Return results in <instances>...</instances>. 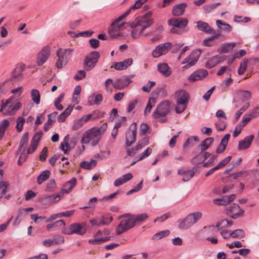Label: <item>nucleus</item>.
<instances>
[{"instance_id":"nucleus-1","label":"nucleus","mask_w":259,"mask_h":259,"mask_svg":"<svg viewBox=\"0 0 259 259\" xmlns=\"http://www.w3.org/2000/svg\"><path fill=\"white\" fill-rule=\"evenodd\" d=\"M153 23V19L140 18L135 20L130 25L131 27L133 28L131 36L134 38H138L145 29L150 27Z\"/></svg>"},{"instance_id":"nucleus-2","label":"nucleus","mask_w":259,"mask_h":259,"mask_svg":"<svg viewBox=\"0 0 259 259\" xmlns=\"http://www.w3.org/2000/svg\"><path fill=\"white\" fill-rule=\"evenodd\" d=\"M175 96L177 98L175 110L177 113L180 114L186 109L189 102V95L186 91L182 90L176 92Z\"/></svg>"},{"instance_id":"nucleus-3","label":"nucleus","mask_w":259,"mask_h":259,"mask_svg":"<svg viewBox=\"0 0 259 259\" xmlns=\"http://www.w3.org/2000/svg\"><path fill=\"white\" fill-rule=\"evenodd\" d=\"M122 218L125 219L121 221L116 229V233L117 235L130 230L135 226L131 213H125L118 217V219Z\"/></svg>"},{"instance_id":"nucleus-4","label":"nucleus","mask_w":259,"mask_h":259,"mask_svg":"<svg viewBox=\"0 0 259 259\" xmlns=\"http://www.w3.org/2000/svg\"><path fill=\"white\" fill-rule=\"evenodd\" d=\"M73 52L74 49L70 48L66 49L59 48L58 49L56 52V55L58 57L56 63L57 68L62 69L63 66L66 65L71 59Z\"/></svg>"},{"instance_id":"nucleus-5","label":"nucleus","mask_w":259,"mask_h":259,"mask_svg":"<svg viewBox=\"0 0 259 259\" xmlns=\"http://www.w3.org/2000/svg\"><path fill=\"white\" fill-rule=\"evenodd\" d=\"M101 138L99 130H96V127H94L85 131L83 134L81 143L88 144L92 141V145L95 146L98 144Z\"/></svg>"},{"instance_id":"nucleus-6","label":"nucleus","mask_w":259,"mask_h":259,"mask_svg":"<svg viewBox=\"0 0 259 259\" xmlns=\"http://www.w3.org/2000/svg\"><path fill=\"white\" fill-rule=\"evenodd\" d=\"M130 13V10H127L122 15L117 18L111 24V27L108 30L109 35L112 38H115L120 36L119 30L123 26L124 23L119 24L124 18Z\"/></svg>"},{"instance_id":"nucleus-7","label":"nucleus","mask_w":259,"mask_h":259,"mask_svg":"<svg viewBox=\"0 0 259 259\" xmlns=\"http://www.w3.org/2000/svg\"><path fill=\"white\" fill-rule=\"evenodd\" d=\"M170 110V102L168 100H164L159 103L155 110L152 113V117L157 119L165 116Z\"/></svg>"},{"instance_id":"nucleus-8","label":"nucleus","mask_w":259,"mask_h":259,"mask_svg":"<svg viewBox=\"0 0 259 259\" xmlns=\"http://www.w3.org/2000/svg\"><path fill=\"white\" fill-rule=\"evenodd\" d=\"M100 55L98 52L93 51L89 53L85 57L83 68L86 71H90L95 67L100 58Z\"/></svg>"},{"instance_id":"nucleus-9","label":"nucleus","mask_w":259,"mask_h":259,"mask_svg":"<svg viewBox=\"0 0 259 259\" xmlns=\"http://www.w3.org/2000/svg\"><path fill=\"white\" fill-rule=\"evenodd\" d=\"M172 44L170 42H166L161 44L157 46L153 50L152 56L154 58H158L161 56L166 54L171 48Z\"/></svg>"},{"instance_id":"nucleus-10","label":"nucleus","mask_w":259,"mask_h":259,"mask_svg":"<svg viewBox=\"0 0 259 259\" xmlns=\"http://www.w3.org/2000/svg\"><path fill=\"white\" fill-rule=\"evenodd\" d=\"M85 229L79 224L74 223L71 224L68 227H65L62 230V233L64 234L71 235L77 234L83 235L85 233Z\"/></svg>"},{"instance_id":"nucleus-11","label":"nucleus","mask_w":259,"mask_h":259,"mask_svg":"<svg viewBox=\"0 0 259 259\" xmlns=\"http://www.w3.org/2000/svg\"><path fill=\"white\" fill-rule=\"evenodd\" d=\"M201 53V52L200 50H194L189 55V56L185 58L182 62V64H187V65L183 66V68L185 69H187L190 67L194 65L197 62Z\"/></svg>"},{"instance_id":"nucleus-12","label":"nucleus","mask_w":259,"mask_h":259,"mask_svg":"<svg viewBox=\"0 0 259 259\" xmlns=\"http://www.w3.org/2000/svg\"><path fill=\"white\" fill-rule=\"evenodd\" d=\"M137 126L136 123H133L129 127V130L125 135V145L128 147L133 145L136 141Z\"/></svg>"},{"instance_id":"nucleus-13","label":"nucleus","mask_w":259,"mask_h":259,"mask_svg":"<svg viewBox=\"0 0 259 259\" xmlns=\"http://www.w3.org/2000/svg\"><path fill=\"white\" fill-rule=\"evenodd\" d=\"M227 214L232 219H237L242 216L244 210L241 209L240 206L236 204L233 203L231 206L226 208Z\"/></svg>"},{"instance_id":"nucleus-14","label":"nucleus","mask_w":259,"mask_h":259,"mask_svg":"<svg viewBox=\"0 0 259 259\" xmlns=\"http://www.w3.org/2000/svg\"><path fill=\"white\" fill-rule=\"evenodd\" d=\"M188 19L186 18H172L167 21L169 26L179 28L186 27L188 24Z\"/></svg>"},{"instance_id":"nucleus-15","label":"nucleus","mask_w":259,"mask_h":259,"mask_svg":"<svg viewBox=\"0 0 259 259\" xmlns=\"http://www.w3.org/2000/svg\"><path fill=\"white\" fill-rule=\"evenodd\" d=\"M51 50L49 46L45 47L38 54L36 63L38 66H41L46 62L50 55Z\"/></svg>"},{"instance_id":"nucleus-16","label":"nucleus","mask_w":259,"mask_h":259,"mask_svg":"<svg viewBox=\"0 0 259 259\" xmlns=\"http://www.w3.org/2000/svg\"><path fill=\"white\" fill-rule=\"evenodd\" d=\"M132 81L129 77L123 76L116 79L113 83V86L116 90H121L127 87Z\"/></svg>"},{"instance_id":"nucleus-17","label":"nucleus","mask_w":259,"mask_h":259,"mask_svg":"<svg viewBox=\"0 0 259 259\" xmlns=\"http://www.w3.org/2000/svg\"><path fill=\"white\" fill-rule=\"evenodd\" d=\"M208 75V72L204 69H199L194 72L190 75L188 80L190 82H194L199 80H202Z\"/></svg>"},{"instance_id":"nucleus-18","label":"nucleus","mask_w":259,"mask_h":259,"mask_svg":"<svg viewBox=\"0 0 259 259\" xmlns=\"http://www.w3.org/2000/svg\"><path fill=\"white\" fill-rule=\"evenodd\" d=\"M105 114V113L104 112L99 110H96L92 113L83 116L82 119H83L84 122H86L90 120H94L102 118L104 117Z\"/></svg>"},{"instance_id":"nucleus-19","label":"nucleus","mask_w":259,"mask_h":259,"mask_svg":"<svg viewBox=\"0 0 259 259\" xmlns=\"http://www.w3.org/2000/svg\"><path fill=\"white\" fill-rule=\"evenodd\" d=\"M42 135V132H40L39 133H35L34 134L31 142L30 146L28 149V154H32L35 151L38 146V142L40 140Z\"/></svg>"},{"instance_id":"nucleus-20","label":"nucleus","mask_w":259,"mask_h":259,"mask_svg":"<svg viewBox=\"0 0 259 259\" xmlns=\"http://www.w3.org/2000/svg\"><path fill=\"white\" fill-rule=\"evenodd\" d=\"M253 138V135H250L240 141L238 142V149L239 150H242L248 148L250 146Z\"/></svg>"},{"instance_id":"nucleus-21","label":"nucleus","mask_w":259,"mask_h":259,"mask_svg":"<svg viewBox=\"0 0 259 259\" xmlns=\"http://www.w3.org/2000/svg\"><path fill=\"white\" fill-rule=\"evenodd\" d=\"M60 200V195L59 194H52L46 196L42 199L44 204L51 205L58 202Z\"/></svg>"},{"instance_id":"nucleus-22","label":"nucleus","mask_w":259,"mask_h":259,"mask_svg":"<svg viewBox=\"0 0 259 259\" xmlns=\"http://www.w3.org/2000/svg\"><path fill=\"white\" fill-rule=\"evenodd\" d=\"M187 4L185 3L179 4L175 6L172 9V14L175 16L182 15L185 12Z\"/></svg>"},{"instance_id":"nucleus-23","label":"nucleus","mask_w":259,"mask_h":259,"mask_svg":"<svg viewBox=\"0 0 259 259\" xmlns=\"http://www.w3.org/2000/svg\"><path fill=\"white\" fill-rule=\"evenodd\" d=\"M194 224L192 217L188 214L184 220H183L179 225V228L181 229H187L192 226Z\"/></svg>"},{"instance_id":"nucleus-24","label":"nucleus","mask_w":259,"mask_h":259,"mask_svg":"<svg viewBox=\"0 0 259 259\" xmlns=\"http://www.w3.org/2000/svg\"><path fill=\"white\" fill-rule=\"evenodd\" d=\"M133 63V59L128 58L122 62H116L114 64V67L116 70H122L125 69Z\"/></svg>"},{"instance_id":"nucleus-25","label":"nucleus","mask_w":259,"mask_h":259,"mask_svg":"<svg viewBox=\"0 0 259 259\" xmlns=\"http://www.w3.org/2000/svg\"><path fill=\"white\" fill-rule=\"evenodd\" d=\"M195 171L193 169L185 170L183 169H179L178 171L179 175L183 176V181L187 182L193 177Z\"/></svg>"},{"instance_id":"nucleus-26","label":"nucleus","mask_w":259,"mask_h":259,"mask_svg":"<svg viewBox=\"0 0 259 259\" xmlns=\"http://www.w3.org/2000/svg\"><path fill=\"white\" fill-rule=\"evenodd\" d=\"M197 28L201 31L207 34H211L212 32V28L206 23L201 21L196 22Z\"/></svg>"},{"instance_id":"nucleus-27","label":"nucleus","mask_w":259,"mask_h":259,"mask_svg":"<svg viewBox=\"0 0 259 259\" xmlns=\"http://www.w3.org/2000/svg\"><path fill=\"white\" fill-rule=\"evenodd\" d=\"M157 69L159 72L165 77H168L171 74V69L166 63L159 64L157 66Z\"/></svg>"},{"instance_id":"nucleus-28","label":"nucleus","mask_w":259,"mask_h":259,"mask_svg":"<svg viewBox=\"0 0 259 259\" xmlns=\"http://www.w3.org/2000/svg\"><path fill=\"white\" fill-rule=\"evenodd\" d=\"M76 184V179L72 178L70 181L67 182L62 189V192L69 193Z\"/></svg>"},{"instance_id":"nucleus-29","label":"nucleus","mask_w":259,"mask_h":259,"mask_svg":"<svg viewBox=\"0 0 259 259\" xmlns=\"http://www.w3.org/2000/svg\"><path fill=\"white\" fill-rule=\"evenodd\" d=\"M57 115V112H54L51 114H49L48 116V121L45 123L44 125V131H48L53 125L56 120V117Z\"/></svg>"},{"instance_id":"nucleus-30","label":"nucleus","mask_w":259,"mask_h":259,"mask_svg":"<svg viewBox=\"0 0 259 259\" xmlns=\"http://www.w3.org/2000/svg\"><path fill=\"white\" fill-rule=\"evenodd\" d=\"M89 222L92 226L97 227L106 225V223L104 220L103 215L95 217L91 219Z\"/></svg>"},{"instance_id":"nucleus-31","label":"nucleus","mask_w":259,"mask_h":259,"mask_svg":"<svg viewBox=\"0 0 259 259\" xmlns=\"http://www.w3.org/2000/svg\"><path fill=\"white\" fill-rule=\"evenodd\" d=\"M221 61V58L219 56H214L206 62L205 66L207 68H212L219 63Z\"/></svg>"},{"instance_id":"nucleus-32","label":"nucleus","mask_w":259,"mask_h":259,"mask_svg":"<svg viewBox=\"0 0 259 259\" xmlns=\"http://www.w3.org/2000/svg\"><path fill=\"white\" fill-rule=\"evenodd\" d=\"M236 44L235 42H230L223 44L218 49V51L220 53H228L230 50H232L235 47Z\"/></svg>"},{"instance_id":"nucleus-33","label":"nucleus","mask_w":259,"mask_h":259,"mask_svg":"<svg viewBox=\"0 0 259 259\" xmlns=\"http://www.w3.org/2000/svg\"><path fill=\"white\" fill-rule=\"evenodd\" d=\"M131 217L134 220L135 225H136V223H140L144 222L148 218V215L146 213L138 214L137 215L131 214Z\"/></svg>"},{"instance_id":"nucleus-34","label":"nucleus","mask_w":259,"mask_h":259,"mask_svg":"<svg viewBox=\"0 0 259 259\" xmlns=\"http://www.w3.org/2000/svg\"><path fill=\"white\" fill-rule=\"evenodd\" d=\"M213 141L214 139L211 137L207 138L202 141L201 144L200 145V147L201 148V152H203L204 151L207 149Z\"/></svg>"},{"instance_id":"nucleus-35","label":"nucleus","mask_w":259,"mask_h":259,"mask_svg":"<svg viewBox=\"0 0 259 259\" xmlns=\"http://www.w3.org/2000/svg\"><path fill=\"white\" fill-rule=\"evenodd\" d=\"M50 175V172L48 170H46L41 173L37 178V182L38 184H41L44 182L47 181Z\"/></svg>"},{"instance_id":"nucleus-36","label":"nucleus","mask_w":259,"mask_h":259,"mask_svg":"<svg viewBox=\"0 0 259 259\" xmlns=\"http://www.w3.org/2000/svg\"><path fill=\"white\" fill-rule=\"evenodd\" d=\"M28 132H26L23 134V136L22 137L20 140L19 146L17 151V153L20 152L21 150H23L22 148H23L24 146L27 144L28 141Z\"/></svg>"},{"instance_id":"nucleus-37","label":"nucleus","mask_w":259,"mask_h":259,"mask_svg":"<svg viewBox=\"0 0 259 259\" xmlns=\"http://www.w3.org/2000/svg\"><path fill=\"white\" fill-rule=\"evenodd\" d=\"M97 164V161L95 160L92 159L90 161H83L80 163V167L81 168L91 169Z\"/></svg>"},{"instance_id":"nucleus-38","label":"nucleus","mask_w":259,"mask_h":259,"mask_svg":"<svg viewBox=\"0 0 259 259\" xmlns=\"http://www.w3.org/2000/svg\"><path fill=\"white\" fill-rule=\"evenodd\" d=\"M10 122L8 119H4L0 122V140L3 138L6 130Z\"/></svg>"},{"instance_id":"nucleus-39","label":"nucleus","mask_w":259,"mask_h":259,"mask_svg":"<svg viewBox=\"0 0 259 259\" xmlns=\"http://www.w3.org/2000/svg\"><path fill=\"white\" fill-rule=\"evenodd\" d=\"M170 231L168 230L160 231L154 234L152 238L153 240H158L163 237H166L169 235Z\"/></svg>"},{"instance_id":"nucleus-40","label":"nucleus","mask_w":259,"mask_h":259,"mask_svg":"<svg viewBox=\"0 0 259 259\" xmlns=\"http://www.w3.org/2000/svg\"><path fill=\"white\" fill-rule=\"evenodd\" d=\"M32 100L37 105L40 103V97L39 91L36 89H32L31 91Z\"/></svg>"},{"instance_id":"nucleus-41","label":"nucleus","mask_w":259,"mask_h":259,"mask_svg":"<svg viewBox=\"0 0 259 259\" xmlns=\"http://www.w3.org/2000/svg\"><path fill=\"white\" fill-rule=\"evenodd\" d=\"M148 144L149 138L147 137H145L138 141L135 147V150H139L144 148L145 146L147 145Z\"/></svg>"},{"instance_id":"nucleus-42","label":"nucleus","mask_w":259,"mask_h":259,"mask_svg":"<svg viewBox=\"0 0 259 259\" xmlns=\"http://www.w3.org/2000/svg\"><path fill=\"white\" fill-rule=\"evenodd\" d=\"M231 235L233 238H241L245 236V232L242 229H236L231 231Z\"/></svg>"},{"instance_id":"nucleus-43","label":"nucleus","mask_w":259,"mask_h":259,"mask_svg":"<svg viewBox=\"0 0 259 259\" xmlns=\"http://www.w3.org/2000/svg\"><path fill=\"white\" fill-rule=\"evenodd\" d=\"M155 104V98L151 97L149 99L148 103L145 109L144 114L145 115H147L148 113L150 112L151 110L152 107Z\"/></svg>"},{"instance_id":"nucleus-44","label":"nucleus","mask_w":259,"mask_h":259,"mask_svg":"<svg viewBox=\"0 0 259 259\" xmlns=\"http://www.w3.org/2000/svg\"><path fill=\"white\" fill-rule=\"evenodd\" d=\"M9 186L8 182L2 181L0 182V198L6 193L7 189Z\"/></svg>"},{"instance_id":"nucleus-45","label":"nucleus","mask_w":259,"mask_h":259,"mask_svg":"<svg viewBox=\"0 0 259 259\" xmlns=\"http://www.w3.org/2000/svg\"><path fill=\"white\" fill-rule=\"evenodd\" d=\"M69 139V135H67L65 137L64 141H66L65 143H61L60 147L61 149L63 151L64 153H67L70 150V146L68 143V140Z\"/></svg>"},{"instance_id":"nucleus-46","label":"nucleus","mask_w":259,"mask_h":259,"mask_svg":"<svg viewBox=\"0 0 259 259\" xmlns=\"http://www.w3.org/2000/svg\"><path fill=\"white\" fill-rule=\"evenodd\" d=\"M248 63V61L247 59L244 60L241 62L238 70V73L239 75H242L244 73L246 69Z\"/></svg>"},{"instance_id":"nucleus-47","label":"nucleus","mask_w":259,"mask_h":259,"mask_svg":"<svg viewBox=\"0 0 259 259\" xmlns=\"http://www.w3.org/2000/svg\"><path fill=\"white\" fill-rule=\"evenodd\" d=\"M217 24L219 27H220V25H223V29L225 31L230 32L232 30V27L228 23L223 22L220 20H218L216 21Z\"/></svg>"},{"instance_id":"nucleus-48","label":"nucleus","mask_w":259,"mask_h":259,"mask_svg":"<svg viewBox=\"0 0 259 259\" xmlns=\"http://www.w3.org/2000/svg\"><path fill=\"white\" fill-rule=\"evenodd\" d=\"M64 96V94L62 93L59 96V97L56 99L55 101V106L56 108L59 110H62L63 109V107L61 104H60V102L62 101Z\"/></svg>"},{"instance_id":"nucleus-49","label":"nucleus","mask_w":259,"mask_h":259,"mask_svg":"<svg viewBox=\"0 0 259 259\" xmlns=\"http://www.w3.org/2000/svg\"><path fill=\"white\" fill-rule=\"evenodd\" d=\"M92 99H94L93 101H89L90 105H92L93 104L99 105L101 103L103 100V97L102 95L98 94L95 96H93Z\"/></svg>"},{"instance_id":"nucleus-50","label":"nucleus","mask_w":259,"mask_h":259,"mask_svg":"<svg viewBox=\"0 0 259 259\" xmlns=\"http://www.w3.org/2000/svg\"><path fill=\"white\" fill-rule=\"evenodd\" d=\"M110 240V237H106L103 238H101L100 239H90L89 240V243L91 244H98L99 243H101V242L107 241Z\"/></svg>"},{"instance_id":"nucleus-51","label":"nucleus","mask_w":259,"mask_h":259,"mask_svg":"<svg viewBox=\"0 0 259 259\" xmlns=\"http://www.w3.org/2000/svg\"><path fill=\"white\" fill-rule=\"evenodd\" d=\"M152 150L150 147H148L144 152H143L139 156L137 161H140L143 159L149 156L152 153Z\"/></svg>"},{"instance_id":"nucleus-52","label":"nucleus","mask_w":259,"mask_h":259,"mask_svg":"<svg viewBox=\"0 0 259 259\" xmlns=\"http://www.w3.org/2000/svg\"><path fill=\"white\" fill-rule=\"evenodd\" d=\"M24 68L23 66H17L12 72V75L14 78L19 77L23 71Z\"/></svg>"},{"instance_id":"nucleus-53","label":"nucleus","mask_w":259,"mask_h":259,"mask_svg":"<svg viewBox=\"0 0 259 259\" xmlns=\"http://www.w3.org/2000/svg\"><path fill=\"white\" fill-rule=\"evenodd\" d=\"M204 161L202 159V153H200L191 159V162L195 165H197L203 163Z\"/></svg>"},{"instance_id":"nucleus-54","label":"nucleus","mask_w":259,"mask_h":259,"mask_svg":"<svg viewBox=\"0 0 259 259\" xmlns=\"http://www.w3.org/2000/svg\"><path fill=\"white\" fill-rule=\"evenodd\" d=\"M231 159V156H229L225 158V159L221 160L215 166V167L217 168V169H219L220 168H221L223 167H224L226 165H227L230 160Z\"/></svg>"},{"instance_id":"nucleus-55","label":"nucleus","mask_w":259,"mask_h":259,"mask_svg":"<svg viewBox=\"0 0 259 259\" xmlns=\"http://www.w3.org/2000/svg\"><path fill=\"white\" fill-rule=\"evenodd\" d=\"M25 122V119L22 117H19L17 120L16 128L18 132L22 131L23 124Z\"/></svg>"},{"instance_id":"nucleus-56","label":"nucleus","mask_w":259,"mask_h":259,"mask_svg":"<svg viewBox=\"0 0 259 259\" xmlns=\"http://www.w3.org/2000/svg\"><path fill=\"white\" fill-rule=\"evenodd\" d=\"M110 154V151L108 150L107 151H102L100 154H97L95 155V157L99 160H102L105 158L108 157Z\"/></svg>"},{"instance_id":"nucleus-57","label":"nucleus","mask_w":259,"mask_h":259,"mask_svg":"<svg viewBox=\"0 0 259 259\" xmlns=\"http://www.w3.org/2000/svg\"><path fill=\"white\" fill-rule=\"evenodd\" d=\"M236 197L235 194H231L230 195H226L222 197L223 202H225V205H226L227 203L232 201L235 199Z\"/></svg>"},{"instance_id":"nucleus-58","label":"nucleus","mask_w":259,"mask_h":259,"mask_svg":"<svg viewBox=\"0 0 259 259\" xmlns=\"http://www.w3.org/2000/svg\"><path fill=\"white\" fill-rule=\"evenodd\" d=\"M147 0H138L136 2L135 4L132 6L128 10H136L141 7Z\"/></svg>"},{"instance_id":"nucleus-59","label":"nucleus","mask_w":259,"mask_h":259,"mask_svg":"<svg viewBox=\"0 0 259 259\" xmlns=\"http://www.w3.org/2000/svg\"><path fill=\"white\" fill-rule=\"evenodd\" d=\"M195 223H197L202 217V213L200 211L195 212L190 214Z\"/></svg>"},{"instance_id":"nucleus-60","label":"nucleus","mask_w":259,"mask_h":259,"mask_svg":"<svg viewBox=\"0 0 259 259\" xmlns=\"http://www.w3.org/2000/svg\"><path fill=\"white\" fill-rule=\"evenodd\" d=\"M53 225L54 228H59L63 230L65 228V223L64 220H60L53 223Z\"/></svg>"},{"instance_id":"nucleus-61","label":"nucleus","mask_w":259,"mask_h":259,"mask_svg":"<svg viewBox=\"0 0 259 259\" xmlns=\"http://www.w3.org/2000/svg\"><path fill=\"white\" fill-rule=\"evenodd\" d=\"M218 157L217 155H212L207 162L203 163V167H209L214 165V161Z\"/></svg>"},{"instance_id":"nucleus-62","label":"nucleus","mask_w":259,"mask_h":259,"mask_svg":"<svg viewBox=\"0 0 259 259\" xmlns=\"http://www.w3.org/2000/svg\"><path fill=\"white\" fill-rule=\"evenodd\" d=\"M86 76V72L84 70L78 71L76 74L74 76V78L76 80H81L84 78Z\"/></svg>"},{"instance_id":"nucleus-63","label":"nucleus","mask_w":259,"mask_h":259,"mask_svg":"<svg viewBox=\"0 0 259 259\" xmlns=\"http://www.w3.org/2000/svg\"><path fill=\"white\" fill-rule=\"evenodd\" d=\"M47 154H48V148L47 147H45L41 153H40V154L39 155V160L41 161H44L46 160V158L47 157Z\"/></svg>"},{"instance_id":"nucleus-64","label":"nucleus","mask_w":259,"mask_h":259,"mask_svg":"<svg viewBox=\"0 0 259 259\" xmlns=\"http://www.w3.org/2000/svg\"><path fill=\"white\" fill-rule=\"evenodd\" d=\"M90 46L93 49H97L99 46V41L97 39L92 38L89 40Z\"/></svg>"}]
</instances>
